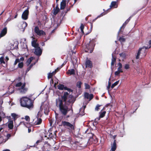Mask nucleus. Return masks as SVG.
<instances>
[{
	"label": "nucleus",
	"instance_id": "5fc2aeb1",
	"mask_svg": "<svg viewBox=\"0 0 151 151\" xmlns=\"http://www.w3.org/2000/svg\"><path fill=\"white\" fill-rule=\"evenodd\" d=\"M111 85V83L109 82L108 85L107 87V88L108 89H109V88L110 87Z\"/></svg>",
	"mask_w": 151,
	"mask_h": 151
},
{
	"label": "nucleus",
	"instance_id": "680f3d73",
	"mask_svg": "<svg viewBox=\"0 0 151 151\" xmlns=\"http://www.w3.org/2000/svg\"><path fill=\"white\" fill-rule=\"evenodd\" d=\"M2 151H10V150L9 149H6L4 150H3Z\"/></svg>",
	"mask_w": 151,
	"mask_h": 151
},
{
	"label": "nucleus",
	"instance_id": "412c9836",
	"mask_svg": "<svg viewBox=\"0 0 151 151\" xmlns=\"http://www.w3.org/2000/svg\"><path fill=\"white\" fill-rule=\"evenodd\" d=\"M116 149V140H114L113 144V145L111 146V151H115Z\"/></svg>",
	"mask_w": 151,
	"mask_h": 151
},
{
	"label": "nucleus",
	"instance_id": "5701e85b",
	"mask_svg": "<svg viewBox=\"0 0 151 151\" xmlns=\"http://www.w3.org/2000/svg\"><path fill=\"white\" fill-rule=\"evenodd\" d=\"M37 120H35V125H36L40 124L42 122V119L40 118H37Z\"/></svg>",
	"mask_w": 151,
	"mask_h": 151
},
{
	"label": "nucleus",
	"instance_id": "37998d69",
	"mask_svg": "<svg viewBox=\"0 0 151 151\" xmlns=\"http://www.w3.org/2000/svg\"><path fill=\"white\" fill-rule=\"evenodd\" d=\"M101 105L97 104L95 108V110L96 111H98L99 109V107Z\"/></svg>",
	"mask_w": 151,
	"mask_h": 151
},
{
	"label": "nucleus",
	"instance_id": "39448f33",
	"mask_svg": "<svg viewBox=\"0 0 151 151\" xmlns=\"http://www.w3.org/2000/svg\"><path fill=\"white\" fill-rule=\"evenodd\" d=\"M25 86V83H22L20 82L17 83L15 85L16 87H19L18 90L22 93H25L27 90V89L24 88Z\"/></svg>",
	"mask_w": 151,
	"mask_h": 151
},
{
	"label": "nucleus",
	"instance_id": "0eeeda50",
	"mask_svg": "<svg viewBox=\"0 0 151 151\" xmlns=\"http://www.w3.org/2000/svg\"><path fill=\"white\" fill-rule=\"evenodd\" d=\"M62 124L63 126L65 127H67L70 130L72 131L74 129V127L73 125L69 122L65 121L62 122Z\"/></svg>",
	"mask_w": 151,
	"mask_h": 151
},
{
	"label": "nucleus",
	"instance_id": "393cba45",
	"mask_svg": "<svg viewBox=\"0 0 151 151\" xmlns=\"http://www.w3.org/2000/svg\"><path fill=\"white\" fill-rule=\"evenodd\" d=\"M116 1H112L111 4V5H110V7H114V8H116L117 7V6H116Z\"/></svg>",
	"mask_w": 151,
	"mask_h": 151
},
{
	"label": "nucleus",
	"instance_id": "c03bdc74",
	"mask_svg": "<svg viewBox=\"0 0 151 151\" xmlns=\"http://www.w3.org/2000/svg\"><path fill=\"white\" fill-rule=\"evenodd\" d=\"M35 63H34V64H32L29 66V67L27 68V70L28 71H29V70L31 69V68L32 67V66H33V65L34 64H35Z\"/></svg>",
	"mask_w": 151,
	"mask_h": 151
},
{
	"label": "nucleus",
	"instance_id": "7ed1b4c3",
	"mask_svg": "<svg viewBox=\"0 0 151 151\" xmlns=\"http://www.w3.org/2000/svg\"><path fill=\"white\" fill-rule=\"evenodd\" d=\"M147 49H148V47H143L139 48L136 56V59H139V56L141 57V58L145 57L146 54V50Z\"/></svg>",
	"mask_w": 151,
	"mask_h": 151
},
{
	"label": "nucleus",
	"instance_id": "58836bf2",
	"mask_svg": "<svg viewBox=\"0 0 151 151\" xmlns=\"http://www.w3.org/2000/svg\"><path fill=\"white\" fill-rule=\"evenodd\" d=\"M0 62L1 63L5 64V62L4 61L3 57H1L0 58Z\"/></svg>",
	"mask_w": 151,
	"mask_h": 151
},
{
	"label": "nucleus",
	"instance_id": "6e6552de",
	"mask_svg": "<svg viewBox=\"0 0 151 151\" xmlns=\"http://www.w3.org/2000/svg\"><path fill=\"white\" fill-rule=\"evenodd\" d=\"M35 32L38 35L41 36L45 35L46 34L45 32L41 30H40L39 27L37 26H36L34 29Z\"/></svg>",
	"mask_w": 151,
	"mask_h": 151
},
{
	"label": "nucleus",
	"instance_id": "69168bd1",
	"mask_svg": "<svg viewBox=\"0 0 151 151\" xmlns=\"http://www.w3.org/2000/svg\"><path fill=\"white\" fill-rule=\"evenodd\" d=\"M4 12V11H3L1 13V14H0V16H1V15ZM1 18L0 17V19H1Z\"/></svg>",
	"mask_w": 151,
	"mask_h": 151
},
{
	"label": "nucleus",
	"instance_id": "c9c22d12",
	"mask_svg": "<svg viewBox=\"0 0 151 151\" xmlns=\"http://www.w3.org/2000/svg\"><path fill=\"white\" fill-rule=\"evenodd\" d=\"M82 84V83L81 81H78L77 83L76 86L77 87L79 88H81V85Z\"/></svg>",
	"mask_w": 151,
	"mask_h": 151
},
{
	"label": "nucleus",
	"instance_id": "c756f323",
	"mask_svg": "<svg viewBox=\"0 0 151 151\" xmlns=\"http://www.w3.org/2000/svg\"><path fill=\"white\" fill-rule=\"evenodd\" d=\"M106 112L105 111H103L102 112L100 113V115H99V119L100 118H101L103 117L105 115Z\"/></svg>",
	"mask_w": 151,
	"mask_h": 151
},
{
	"label": "nucleus",
	"instance_id": "a18cd8bd",
	"mask_svg": "<svg viewBox=\"0 0 151 151\" xmlns=\"http://www.w3.org/2000/svg\"><path fill=\"white\" fill-rule=\"evenodd\" d=\"M59 0H56V7H55V8L57 9V8H59L58 7V1Z\"/></svg>",
	"mask_w": 151,
	"mask_h": 151
},
{
	"label": "nucleus",
	"instance_id": "338daca9",
	"mask_svg": "<svg viewBox=\"0 0 151 151\" xmlns=\"http://www.w3.org/2000/svg\"><path fill=\"white\" fill-rule=\"evenodd\" d=\"M51 82H52V83H53V80L52 79H51L50 82L51 83Z\"/></svg>",
	"mask_w": 151,
	"mask_h": 151
},
{
	"label": "nucleus",
	"instance_id": "f03ea898",
	"mask_svg": "<svg viewBox=\"0 0 151 151\" xmlns=\"http://www.w3.org/2000/svg\"><path fill=\"white\" fill-rule=\"evenodd\" d=\"M22 106L31 109L33 108V102L30 99L27 97H23L20 99Z\"/></svg>",
	"mask_w": 151,
	"mask_h": 151
},
{
	"label": "nucleus",
	"instance_id": "0e129e2a",
	"mask_svg": "<svg viewBox=\"0 0 151 151\" xmlns=\"http://www.w3.org/2000/svg\"><path fill=\"white\" fill-rule=\"evenodd\" d=\"M40 142V140H38V141H37L36 142V143L37 144V143H38Z\"/></svg>",
	"mask_w": 151,
	"mask_h": 151
},
{
	"label": "nucleus",
	"instance_id": "49530a36",
	"mask_svg": "<svg viewBox=\"0 0 151 151\" xmlns=\"http://www.w3.org/2000/svg\"><path fill=\"white\" fill-rule=\"evenodd\" d=\"M107 12L106 13H101L100 15H99V16H98L97 17H102V16H103L105 14H106V13H107Z\"/></svg>",
	"mask_w": 151,
	"mask_h": 151
},
{
	"label": "nucleus",
	"instance_id": "9d476101",
	"mask_svg": "<svg viewBox=\"0 0 151 151\" xmlns=\"http://www.w3.org/2000/svg\"><path fill=\"white\" fill-rule=\"evenodd\" d=\"M35 32L38 35L41 36L45 35L46 34L45 32L41 30H40L39 27L37 26H36L34 29Z\"/></svg>",
	"mask_w": 151,
	"mask_h": 151
},
{
	"label": "nucleus",
	"instance_id": "8fccbe9b",
	"mask_svg": "<svg viewBox=\"0 0 151 151\" xmlns=\"http://www.w3.org/2000/svg\"><path fill=\"white\" fill-rule=\"evenodd\" d=\"M131 18V17H130L128 19H127L125 22V24H127L129 21L130 20V18Z\"/></svg>",
	"mask_w": 151,
	"mask_h": 151
},
{
	"label": "nucleus",
	"instance_id": "bb28decb",
	"mask_svg": "<svg viewBox=\"0 0 151 151\" xmlns=\"http://www.w3.org/2000/svg\"><path fill=\"white\" fill-rule=\"evenodd\" d=\"M65 2H61L60 3V9H64L66 6V3Z\"/></svg>",
	"mask_w": 151,
	"mask_h": 151
},
{
	"label": "nucleus",
	"instance_id": "09e8293b",
	"mask_svg": "<svg viewBox=\"0 0 151 151\" xmlns=\"http://www.w3.org/2000/svg\"><path fill=\"white\" fill-rule=\"evenodd\" d=\"M121 72H120L119 71H116L115 73V75L117 76L119 75V74L120 73H121Z\"/></svg>",
	"mask_w": 151,
	"mask_h": 151
},
{
	"label": "nucleus",
	"instance_id": "f3484780",
	"mask_svg": "<svg viewBox=\"0 0 151 151\" xmlns=\"http://www.w3.org/2000/svg\"><path fill=\"white\" fill-rule=\"evenodd\" d=\"M86 67L91 68L92 67V64L91 61L88 60L86 61Z\"/></svg>",
	"mask_w": 151,
	"mask_h": 151
},
{
	"label": "nucleus",
	"instance_id": "603ef678",
	"mask_svg": "<svg viewBox=\"0 0 151 151\" xmlns=\"http://www.w3.org/2000/svg\"><path fill=\"white\" fill-rule=\"evenodd\" d=\"M3 127H1L0 128V138L1 137V133H2V132H3Z\"/></svg>",
	"mask_w": 151,
	"mask_h": 151
},
{
	"label": "nucleus",
	"instance_id": "f257e3e1",
	"mask_svg": "<svg viewBox=\"0 0 151 151\" xmlns=\"http://www.w3.org/2000/svg\"><path fill=\"white\" fill-rule=\"evenodd\" d=\"M68 95V93L64 92L61 99H56V106L59 109L60 113L63 115H65L69 111L68 107V104H66V97Z\"/></svg>",
	"mask_w": 151,
	"mask_h": 151
},
{
	"label": "nucleus",
	"instance_id": "2f4dec72",
	"mask_svg": "<svg viewBox=\"0 0 151 151\" xmlns=\"http://www.w3.org/2000/svg\"><path fill=\"white\" fill-rule=\"evenodd\" d=\"M59 8H54V11L53 14L55 15H56L59 12Z\"/></svg>",
	"mask_w": 151,
	"mask_h": 151
},
{
	"label": "nucleus",
	"instance_id": "a19ab883",
	"mask_svg": "<svg viewBox=\"0 0 151 151\" xmlns=\"http://www.w3.org/2000/svg\"><path fill=\"white\" fill-rule=\"evenodd\" d=\"M126 24H125V22H124V23L123 24V25H122V26L120 28V29H119V32H118V36L119 35V33L121 31V29H122V27H124L126 25Z\"/></svg>",
	"mask_w": 151,
	"mask_h": 151
},
{
	"label": "nucleus",
	"instance_id": "3c124183",
	"mask_svg": "<svg viewBox=\"0 0 151 151\" xmlns=\"http://www.w3.org/2000/svg\"><path fill=\"white\" fill-rule=\"evenodd\" d=\"M129 65L128 64H126L124 66V68L126 69H128L129 68Z\"/></svg>",
	"mask_w": 151,
	"mask_h": 151
},
{
	"label": "nucleus",
	"instance_id": "ddd939ff",
	"mask_svg": "<svg viewBox=\"0 0 151 151\" xmlns=\"http://www.w3.org/2000/svg\"><path fill=\"white\" fill-rule=\"evenodd\" d=\"M42 50L40 47L38 46L37 47H35L34 53L35 55L40 56L42 54Z\"/></svg>",
	"mask_w": 151,
	"mask_h": 151
},
{
	"label": "nucleus",
	"instance_id": "cd10ccee",
	"mask_svg": "<svg viewBox=\"0 0 151 151\" xmlns=\"http://www.w3.org/2000/svg\"><path fill=\"white\" fill-rule=\"evenodd\" d=\"M116 58H115L113 56H112V58L111 59V67L112 66H114L115 63L116 62Z\"/></svg>",
	"mask_w": 151,
	"mask_h": 151
},
{
	"label": "nucleus",
	"instance_id": "4468645a",
	"mask_svg": "<svg viewBox=\"0 0 151 151\" xmlns=\"http://www.w3.org/2000/svg\"><path fill=\"white\" fill-rule=\"evenodd\" d=\"M84 96L85 98L89 99V101H90L93 97V95L92 94H89L88 93H85Z\"/></svg>",
	"mask_w": 151,
	"mask_h": 151
},
{
	"label": "nucleus",
	"instance_id": "f8f14e48",
	"mask_svg": "<svg viewBox=\"0 0 151 151\" xmlns=\"http://www.w3.org/2000/svg\"><path fill=\"white\" fill-rule=\"evenodd\" d=\"M28 14L29 10L27 8V9L25 10L22 13V19L24 20L27 19L28 18Z\"/></svg>",
	"mask_w": 151,
	"mask_h": 151
},
{
	"label": "nucleus",
	"instance_id": "b1692460",
	"mask_svg": "<svg viewBox=\"0 0 151 151\" xmlns=\"http://www.w3.org/2000/svg\"><path fill=\"white\" fill-rule=\"evenodd\" d=\"M27 24L26 22H24L22 24V31L24 32L25 29L26 27L27 26Z\"/></svg>",
	"mask_w": 151,
	"mask_h": 151
},
{
	"label": "nucleus",
	"instance_id": "a878e982",
	"mask_svg": "<svg viewBox=\"0 0 151 151\" xmlns=\"http://www.w3.org/2000/svg\"><path fill=\"white\" fill-rule=\"evenodd\" d=\"M34 58L33 57H31L28 59L27 61L26 62V64L27 65H28L31 63V61Z\"/></svg>",
	"mask_w": 151,
	"mask_h": 151
},
{
	"label": "nucleus",
	"instance_id": "e2e57ef3",
	"mask_svg": "<svg viewBox=\"0 0 151 151\" xmlns=\"http://www.w3.org/2000/svg\"><path fill=\"white\" fill-rule=\"evenodd\" d=\"M28 132L29 133L31 131V129H29V128H28Z\"/></svg>",
	"mask_w": 151,
	"mask_h": 151
},
{
	"label": "nucleus",
	"instance_id": "dca6fc26",
	"mask_svg": "<svg viewBox=\"0 0 151 151\" xmlns=\"http://www.w3.org/2000/svg\"><path fill=\"white\" fill-rule=\"evenodd\" d=\"M8 126L10 129H12L13 128L14 125L13 120L10 119L9 120L8 122Z\"/></svg>",
	"mask_w": 151,
	"mask_h": 151
},
{
	"label": "nucleus",
	"instance_id": "2eb2a0df",
	"mask_svg": "<svg viewBox=\"0 0 151 151\" xmlns=\"http://www.w3.org/2000/svg\"><path fill=\"white\" fill-rule=\"evenodd\" d=\"M7 33V28L6 27L4 28L1 32L0 34V38L4 36Z\"/></svg>",
	"mask_w": 151,
	"mask_h": 151
},
{
	"label": "nucleus",
	"instance_id": "7c9ffc66",
	"mask_svg": "<svg viewBox=\"0 0 151 151\" xmlns=\"http://www.w3.org/2000/svg\"><path fill=\"white\" fill-rule=\"evenodd\" d=\"M80 28L81 29V32L82 34H84L83 29L84 28V26L83 24H81Z\"/></svg>",
	"mask_w": 151,
	"mask_h": 151
},
{
	"label": "nucleus",
	"instance_id": "bf43d9fd",
	"mask_svg": "<svg viewBox=\"0 0 151 151\" xmlns=\"http://www.w3.org/2000/svg\"><path fill=\"white\" fill-rule=\"evenodd\" d=\"M5 59L7 60V61H8L9 60V58L7 56L5 57Z\"/></svg>",
	"mask_w": 151,
	"mask_h": 151
},
{
	"label": "nucleus",
	"instance_id": "423d86ee",
	"mask_svg": "<svg viewBox=\"0 0 151 151\" xmlns=\"http://www.w3.org/2000/svg\"><path fill=\"white\" fill-rule=\"evenodd\" d=\"M11 116L13 118L14 120V121L15 123V126L17 127H18L20 125H23L29 128V126H28V125L29 124V123H25L24 122H20L19 123V124H17V121H15V120L17 118V115L14 113H12L11 114Z\"/></svg>",
	"mask_w": 151,
	"mask_h": 151
},
{
	"label": "nucleus",
	"instance_id": "4be33fe9",
	"mask_svg": "<svg viewBox=\"0 0 151 151\" xmlns=\"http://www.w3.org/2000/svg\"><path fill=\"white\" fill-rule=\"evenodd\" d=\"M57 69H56L54 71H53L52 73H49L48 75V78L49 79L50 78H51L52 76L55 73L57 72Z\"/></svg>",
	"mask_w": 151,
	"mask_h": 151
},
{
	"label": "nucleus",
	"instance_id": "72a5a7b5",
	"mask_svg": "<svg viewBox=\"0 0 151 151\" xmlns=\"http://www.w3.org/2000/svg\"><path fill=\"white\" fill-rule=\"evenodd\" d=\"M119 82V81H117L115 82L111 86L112 88H114L115 86L117 85Z\"/></svg>",
	"mask_w": 151,
	"mask_h": 151
},
{
	"label": "nucleus",
	"instance_id": "4c0bfd02",
	"mask_svg": "<svg viewBox=\"0 0 151 151\" xmlns=\"http://www.w3.org/2000/svg\"><path fill=\"white\" fill-rule=\"evenodd\" d=\"M85 86V88L86 89H88L90 88V86L88 84L86 83H84Z\"/></svg>",
	"mask_w": 151,
	"mask_h": 151
},
{
	"label": "nucleus",
	"instance_id": "f704fd0d",
	"mask_svg": "<svg viewBox=\"0 0 151 151\" xmlns=\"http://www.w3.org/2000/svg\"><path fill=\"white\" fill-rule=\"evenodd\" d=\"M64 88V86L62 84H60L58 86V88L60 90H63Z\"/></svg>",
	"mask_w": 151,
	"mask_h": 151
},
{
	"label": "nucleus",
	"instance_id": "1a4fd4ad",
	"mask_svg": "<svg viewBox=\"0 0 151 151\" xmlns=\"http://www.w3.org/2000/svg\"><path fill=\"white\" fill-rule=\"evenodd\" d=\"M35 32L38 35L41 36L45 35L46 34L45 32L41 30H40L39 27L37 26H36L34 29Z\"/></svg>",
	"mask_w": 151,
	"mask_h": 151
},
{
	"label": "nucleus",
	"instance_id": "c85d7f7f",
	"mask_svg": "<svg viewBox=\"0 0 151 151\" xmlns=\"http://www.w3.org/2000/svg\"><path fill=\"white\" fill-rule=\"evenodd\" d=\"M118 65H119V67L118 68V71H119L121 72H123L122 69H121V68L122 67V64L120 63H119L118 64Z\"/></svg>",
	"mask_w": 151,
	"mask_h": 151
},
{
	"label": "nucleus",
	"instance_id": "aec40b11",
	"mask_svg": "<svg viewBox=\"0 0 151 151\" xmlns=\"http://www.w3.org/2000/svg\"><path fill=\"white\" fill-rule=\"evenodd\" d=\"M8 89L9 91L6 93V94H7L8 95H9L14 92V90L12 87H9L8 88Z\"/></svg>",
	"mask_w": 151,
	"mask_h": 151
},
{
	"label": "nucleus",
	"instance_id": "79ce46f5",
	"mask_svg": "<svg viewBox=\"0 0 151 151\" xmlns=\"http://www.w3.org/2000/svg\"><path fill=\"white\" fill-rule=\"evenodd\" d=\"M25 119L28 122H29V121L30 118L29 116H25Z\"/></svg>",
	"mask_w": 151,
	"mask_h": 151
},
{
	"label": "nucleus",
	"instance_id": "9b49d317",
	"mask_svg": "<svg viewBox=\"0 0 151 151\" xmlns=\"http://www.w3.org/2000/svg\"><path fill=\"white\" fill-rule=\"evenodd\" d=\"M75 101L74 97L70 95H68L66 97V103L68 102L69 103L73 104Z\"/></svg>",
	"mask_w": 151,
	"mask_h": 151
},
{
	"label": "nucleus",
	"instance_id": "774afa93",
	"mask_svg": "<svg viewBox=\"0 0 151 151\" xmlns=\"http://www.w3.org/2000/svg\"><path fill=\"white\" fill-rule=\"evenodd\" d=\"M62 2H66V0H62Z\"/></svg>",
	"mask_w": 151,
	"mask_h": 151
},
{
	"label": "nucleus",
	"instance_id": "473e14b6",
	"mask_svg": "<svg viewBox=\"0 0 151 151\" xmlns=\"http://www.w3.org/2000/svg\"><path fill=\"white\" fill-rule=\"evenodd\" d=\"M18 63H19L18 64V67L20 68H22L23 66V63L22 62H19Z\"/></svg>",
	"mask_w": 151,
	"mask_h": 151
},
{
	"label": "nucleus",
	"instance_id": "e433bc0d",
	"mask_svg": "<svg viewBox=\"0 0 151 151\" xmlns=\"http://www.w3.org/2000/svg\"><path fill=\"white\" fill-rule=\"evenodd\" d=\"M19 62L20 60L18 58L16 59L13 64L14 66L17 63H19Z\"/></svg>",
	"mask_w": 151,
	"mask_h": 151
},
{
	"label": "nucleus",
	"instance_id": "a211bd4d",
	"mask_svg": "<svg viewBox=\"0 0 151 151\" xmlns=\"http://www.w3.org/2000/svg\"><path fill=\"white\" fill-rule=\"evenodd\" d=\"M75 71L73 69L68 70L67 72V73L68 74H70V75H73L75 74Z\"/></svg>",
	"mask_w": 151,
	"mask_h": 151
},
{
	"label": "nucleus",
	"instance_id": "6e6d98bb",
	"mask_svg": "<svg viewBox=\"0 0 151 151\" xmlns=\"http://www.w3.org/2000/svg\"><path fill=\"white\" fill-rule=\"evenodd\" d=\"M149 45L150 47H148V48L151 47V39L149 41Z\"/></svg>",
	"mask_w": 151,
	"mask_h": 151
},
{
	"label": "nucleus",
	"instance_id": "052dcab7",
	"mask_svg": "<svg viewBox=\"0 0 151 151\" xmlns=\"http://www.w3.org/2000/svg\"><path fill=\"white\" fill-rule=\"evenodd\" d=\"M11 136V135L10 134H8L7 135V137L9 138Z\"/></svg>",
	"mask_w": 151,
	"mask_h": 151
},
{
	"label": "nucleus",
	"instance_id": "864d4df0",
	"mask_svg": "<svg viewBox=\"0 0 151 151\" xmlns=\"http://www.w3.org/2000/svg\"><path fill=\"white\" fill-rule=\"evenodd\" d=\"M24 58L23 57H21L19 60L21 62H22L24 60Z\"/></svg>",
	"mask_w": 151,
	"mask_h": 151
},
{
	"label": "nucleus",
	"instance_id": "6ab92c4d",
	"mask_svg": "<svg viewBox=\"0 0 151 151\" xmlns=\"http://www.w3.org/2000/svg\"><path fill=\"white\" fill-rule=\"evenodd\" d=\"M32 46L35 48L39 46L38 44L37 43L36 40H34V38L32 40Z\"/></svg>",
	"mask_w": 151,
	"mask_h": 151
},
{
	"label": "nucleus",
	"instance_id": "13d9d810",
	"mask_svg": "<svg viewBox=\"0 0 151 151\" xmlns=\"http://www.w3.org/2000/svg\"><path fill=\"white\" fill-rule=\"evenodd\" d=\"M45 44L44 42H42L41 43V45L42 46H44L45 45Z\"/></svg>",
	"mask_w": 151,
	"mask_h": 151
},
{
	"label": "nucleus",
	"instance_id": "de8ad7c7",
	"mask_svg": "<svg viewBox=\"0 0 151 151\" xmlns=\"http://www.w3.org/2000/svg\"><path fill=\"white\" fill-rule=\"evenodd\" d=\"M66 63V62H64V63H63V64H62L61 65V66H60V67H59L57 69H60Z\"/></svg>",
	"mask_w": 151,
	"mask_h": 151
},
{
	"label": "nucleus",
	"instance_id": "ea45409f",
	"mask_svg": "<svg viewBox=\"0 0 151 151\" xmlns=\"http://www.w3.org/2000/svg\"><path fill=\"white\" fill-rule=\"evenodd\" d=\"M119 40L121 42H123L125 41V39L122 37H120L119 39Z\"/></svg>",
	"mask_w": 151,
	"mask_h": 151
},
{
	"label": "nucleus",
	"instance_id": "20e7f679",
	"mask_svg": "<svg viewBox=\"0 0 151 151\" xmlns=\"http://www.w3.org/2000/svg\"><path fill=\"white\" fill-rule=\"evenodd\" d=\"M95 45L93 41L90 40L89 43L86 45V49L85 51L86 52L91 53L94 49Z\"/></svg>",
	"mask_w": 151,
	"mask_h": 151
},
{
	"label": "nucleus",
	"instance_id": "4d7b16f0",
	"mask_svg": "<svg viewBox=\"0 0 151 151\" xmlns=\"http://www.w3.org/2000/svg\"><path fill=\"white\" fill-rule=\"evenodd\" d=\"M3 101L1 99L0 101V105H1L3 103Z\"/></svg>",
	"mask_w": 151,
	"mask_h": 151
}]
</instances>
